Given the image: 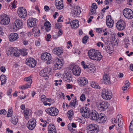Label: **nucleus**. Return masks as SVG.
<instances>
[{"label":"nucleus","mask_w":133,"mask_h":133,"mask_svg":"<svg viewBox=\"0 0 133 133\" xmlns=\"http://www.w3.org/2000/svg\"><path fill=\"white\" fill-rule=\"evenodd\" d=\"M123 14L124 17L130 19L133 18V12L130 9H125L123 11Z\"/></svg>","instance_id":"nucleus-7"},{"label":"nucleus","mask_w":133,"mask_h":133,"mask_svg":"<svg viewBox=\"0 0 133 133\" xmlns=\"http://www.w3.org/2000/svg\"><path fill=\"white\" fill-rule=\"evenodd\" d=\"M55 5L56 8L59 10L62 9L64 7L63 2L62 0L59 1H55Z\"/></svg>","instance_id":"nucleus-21"},{"label":"nucleus","mask_w":133,"mask_h":133,"mask_svg":"<svg viewBox=\"0 0 133 133\" xmlns=\"http://www.w3.org/2000/svg\"><path fill=\"white\" fill-rule=\"evenodd\" d=\"M105 49L107 52L109 54H111L113 52L112 49L108 46L105 47Z\"/></svg>","instance_id":"nucleus-34"},{"label":"nucleus","mask_w":133,"mask_h":133,"mask_svg":"<svg viewBox=\"0 0 133 133\" xmlns=\"http://www.w3.org/2000/svg\"><path fill=\"white\" fill-rule=\"evenodd\" d=\"M45 111L48 114L52 116H56L58 113L57 109L52 107L46 109Z\"/></svg>","instance_id":"nucleus-5"},{"label":"nucleus","mask_w":133,"mask_h":133,"mask_svg":"<svg viewBox=\"0 0 133 133\" xmlns=\"http://www.w3.org/2000/svg\"><path fill=\"white\" fill-rule=\"evenodd\" d=\"M56 60L54 66V69L55 70L60 69L63 65L62 62L60 60L57 59Z\"/></svg>","instance_id":"nucleus-19"},{"label":"nucleus","mask_w":133,"mask_h":133,"mask_svg":"<svg viewBox=\"0 0 133 133\" xmlns=\"http://www.w3.org/2000/svg\"><path fill=\"white\" fill-rule=\"evenodd\" d=\"M78 81L79 84L82 86H84L87 84L88 83V80L84 77H81L78 78Z\"/></svg>","instance_id":"nucleus-27"},{"label":"nucleus","mask_w":133,"mask_h":133,"mask_svg":"<svg viewBox=\"0 0 133 133\" xmlns=\"http://www.w3.org/2000/svg\"><path fill=\"white\" fill-rule=\"evenodd\" d=\"M36 21L37 20L35 18H30L27 21V25L29 27L35 26L36 25Z\"/></svg>","instance_id":"nucleus-17"},{"label":"nucleus","mask_w":133,"mask_h":133,"mask_svg":"<svg viewBox=\"0 0 133 133\" xmlns=\"http://www.w3.org/2000/svg\"><path fill=\"white\" fill-rule=\"evenodd\" d=\"M19 50L21 52V54L23 56H25L28 54V52L25 50L24 49H20Z\"/></svg>","instance_id":"nucleus-38"},{"label":"nucleus","mask_w":133,"mask_h":133,"mask_svg":"<svg viewBox=\"0 0 133 133\" xmlns=\"http://www.w3.org/2000/svg\"><path fill=\"white\" fill-rule=\"evenodd\" d=\"M24 80L25 81L28 82L27 83L29 84V85H31L32 83V80L31 79L30 76L25 78L24 79Z\"/></svg>","instance_id":"nucleus-37"},{"label":"nucleus","mask_w":133,"mask_h":133,"mask_svg":"<svg viewBox=\"0 0 133 133\" xmlns=\"http://www.w3.org/2000/svg\"><path fill=\"white\" fill-rule=\"evenodd\" d=\"M36 125V121L34 119H31L28 121L27 124V126L30 130H32Z\"/></svg>","instance_id":"nucleus-13"},{"label":"nucleus","mask_w":133,"mask_h":133,"mask_svg":"<svg viewBox=\"0 0 133 133\" xmlns=\"http://www.w3.org/2000/svg\"><path fill=\"white\" fill-rule=\"evenodd\" d=\"M95 11H96V10H95V11L94 12L93 9L92 8L90 10V11H91L90 12H89V14H90V15H93L94 14H95V13L96 12Z\"/></svg>","instance_id":"nucleus-54"},{"label":"nucleus","mask_w":133,"mask_h":133,"mask_svg":"<svg viewBox=\"0 0 133 133\" xmlns=\"http://www.w3.org/2000/svg\"><path fill=\"white\" fill-rule=\"evenodd\" d=\"M51 37V36L50 34H47L46 35V38L45 39L47 41H49L50 40V39Z\"/></svg>","instance_id":"nucleus-46"},{"label":"nucleus","mask_w":133,"mask_h":133,"mask_svg":"<svg viewBox=\"0 0 133 133\" xmlns=\"http://www.w3.org/2000/svg\"><path fill=\"white\" fill-rule=\"evenodd\" d=\"M9 22V18L7 15L4 14L0 16V23L2 25H7Z\"/></svg>","instance_id":"nucleus-6"},{"label":"nucleus","mask_w":133,"mask_h":133,"mask_svg":"<svg viewBox=\"0 0 133 133\" xmlns=\"http://www.w3.org/2000/svg\"><path fill=\"white\" fill-rule=\"evenodd\" d=\"M0 78L1 82V85L5 84L6 80L5 76L4 75H2L1 76Z\"/></svg>","instance_id":"nucleus-29"},{"label":"nucleus","mask_w":133,"mask_h":133,"mask_svg":"<svg viewBox=\"0 0 133 133\" xmlns=\"http://www.w3.org/2000/svg\"><path fill=\"white\" fill-rule=\"evenodd\" d=\"M130 85L129 82L128 80H126L125 81V86H123L122 88L123 91H125L127 89V88L129 87Z\"/></svg>","instance_id":"nucleus-32"},{"label":"nucleus","mask_w":133,"mask_h":133,"mask_svg":"<svg viewBox=\"0 0 133 133\" xmlns=\"http://www.w3.org/2000/svg\"><path fill=\"white\" fill-rule=\"evenodd\" d=\"M72 70L73 74L75 76H78L80 75L81 70L78 66L77 65L74 66Z\"/></svg>","instance_id":"nucleus-18"},{"label":"nucleus","mask_w":133,"mask_h":133,"mask_svg":"<svg viewBox=\"0 0 133 133\" xmlns=\"http://www.w3.org/2000/svg\"><path fill=\"white\" fill-rule=\"evenodd\" d=\"M18 121V120L17 117L14 116H12L11 117V122L15 124H16Z\"/></svg>","instance_id":"nucleus-35"},{"label":"nucleus","mask_w":133,"mask_h":133,"mask_svg":"<svg viewBox=\"0 0 133 133\" xmlns=\"http://www.w3.org/2000/svg\"><path fill=\"white\" fill-rule=\"evenodd\" d=\"M0 70L1 72H5L6 69L5 67L3 66H1L0 68Z\"/></svg>","instance_id":"nucleus-55"},{"label":"nucleus","mask_w":133,"mask_h":133,"mask_svg":"<svg viewBox=\"0 0 133 133\" xmlns=\"http://www.w3.org/2000/svg\"><path fill=\"white\" fill-rule=\"evenodd\" d=\"M101 96L104 99L109 100L111 98L112 94L110 91L106 89H104L102 91Z\"/></svg>","instance_id":"nucleus-3"},{"label":"nucleus","mask_w":133,"mask_h":133,"mask_svg":"<svg viewBox=\"0 0 133 133\" xmlns=\"http://www.w3.org/2000/svg\"><path fill=\"white\" fill-rule=\"evenodd\" d=\"M89 37L87 36H84L82 39L83 43H86Z\"/></svg>","instance_id":"nucleus-41"},{"label":"nucleus","mask_w":133,"mask_h":133,"mask_svg":"<svg viewBox=\"0 0 133 133\" xmlns=\"http://www.w3.org/2000/svg\"><path fill=\"white\" fill-rule=\"evenodd\" d=\"M107 118L106 117L105 115L104 114H100L98 117V121L99 123H103L107 120Z\"/></svg>","instance_id":"nucleus-26"},{"label":"nucleus","mask_w":133,"mask_h":133,"mask_svg":"<svg viewBox=\"0 0 133 133\" xmlns=\"http://www.w3.org/2000/svg\"><path fill=\"white\" fill-rule=\"evenodd\" d=\"M12 109L10 108L8 111V114L7 115V117H10L12 116Z\"/></svg>","instance_id":"nucleus-40"},{"label":"nucleus","mask_w":133,"mask_h":133,"mask_svg":"<svg viewBox=\"0 0 133 133\" xmlns=\"http://www.w3.org/2000/svg\"><path fill=\"white\" fill-rule=\"evenodd\" d=\"M91 87L95 88L100 89L101 87L99 86L98 84L92 81L91 83Z\"/></svg>","instance_id":"nucleus-30"},{"label":"nucleus","mask_w":133,"mask_h":133,"mask_svg":"<svg viewBox=\"0 0 133 133\" xmlns=\"http://www.w3.org/2000/svg\"><path fill=\"white\" fill-rule=\"evenodd\" d=\"M116 26L118 30H122L125 28V24L123 20L121 19L117 22Z\"/></svg>","instance_id":"nucleus-11"},{"label":"nucleus","mask_w":133,"mask_h":133,"mask_svg":"<svg viewBox=\"0 0 133 133\" xmlns=\"http://www.w3.org/2000/svg\"><path fill=\"white\" fill-rule=\"evenodd\" d=\"M111 122L112 123H114L117 122L116 119L115 118H112L111 119Z\"/></svg>","instance_id":"nucleus-61"},{"label":"nucleus","mask_w":133,"mask_h":133,"mask_svg":"<svg viewBox=\"0 0 133 133\" xmlns=\"http://www.w3.org/2000/svg\"><path fill=\"white\" fill-rule=\"evenodd\" d=\"M63 32L62 31L61 29H59L58 32V36H59L62 34Z\"/></svg>","instance_id":"nucleus-57"},{"label":"nucleus","mask_w":133,"mask_h":133,"mask_svg":"<svg viewBox=\"0 0 133 133\" xmlns=\"http://www.w3.org/2000/svg\"><path fill=\"white\" fill-rule=\"evenodd\" d=\"M48 130L49 131L56 130V128L53 124H50L48 125Z\"/></svg>","instance_id":"nucleus-31"},{"label":"nucleus","mask_w":133,"mask_h":133,"mask_svg":"<svg viewBox=\"0 0 133 133\" xmlns=\"http://www.w3.org/2000/svg\"><path fill=\"white\" fill-rule=\"evenodd\" d=\"M96 31L98 33H100L102 31V29L101 28H96Z\"/></svg>","instance_id":"nucleus-63"},{"label":"nucleus","mask_w":133,"mask_h":133,"mask_svg":"<svg viewBox=\"0 0 133 133\" xmlns=\"http://www.w3.org/2000/svg\"><path fill=\"white\" fill-rule=\"evenodd\" d=\"M121 115H118L117 116V121L116 122H117L118 123H119L121 122V121H119L120 119H121Z\"/></svg>","instance_id":"nucleus-48"},{"label":"nucleus","mask_w":133,"mask_h":133,"mask_svg":"<svg viewBox=\"0 0 133 133\" xmlns=\"http://www.w3.org/2000/svg\"><path fill=\"white\" fill-rule=\"evenodd\" d=\"M9 38L10 41L11 42L15 41L18 38V35L17 33H12L9 36Z\"/></svg>","instance_id":"nucleus-25"},{"label":"nucleus","mask_w":133,"mask_h":133,"mask_svg":"<svg viewBox=\"0 0 133 133\" xmlns=\"http://www.w3.org/2000/svg\"><path fill=\"white\" fill-rule=\"evenodd\" d=\"M84 116L86 117L87 118L89 117L90 116L91 114V112L89 109L87 108L84 107Z\"/></svg>","instance_id":"nucleus-28"},{"label":"nucleus","mask_w":133,"mask_h":133,"mask_svg":"<svg viewBox=\"0 0 133 133\" xmlns=\"http://www.w3.org/2000/svg\"><path fill=\"white\" fill-rule=\"evenodd\" d=\"M62 27L61 24L58 23H56L55 24V28L56 29H59Z\"/></svg>","instance_id":"nucleus-47"},{"label":"nucleus","mask_w":133,"mask_h":133,"mask_svg":"<svg viewBox=\"0 0 133 133\" xmlns=\"http://www.w3.org/2000/svg\"><path fill=\"white\" fill-rule=\"evenodd\" d=\"M80 100L83 101H84L85 99V95L84 94H82L80 97Z\"/></svg>","instance_id":"nucleus-45"},{"label":"nucleus","mask_w":133,"mask_h":133,"mask_svg":"<svg viewBox=\"0 0 133 133\" xmlns=\"http://www.w3.org/2000/svg\"><path fill=\"white\" fill-rule=\"evenodd\" d=\"M51 72L50 70H48V68H46L40 71L39 74L42 77H48L51 75Z\"/></svg>","instance_id":"nucleus-12"},{"label":"nucleus","mask_w":133,"mask_h":133,"mask_svg":"<svg viewBox=\"0 0 133 133\" xmlns=\"http://www.w3.org/2000/svg\"><path fill=\"white\" fill-rule=\"evenodd\" d=\"M6 111L5 109L0 110V114L5 115L6 113Z\"/></svg>","instance_id":"nucleus-49"},{"label":"nucleus","mask_w":133,"mask_h":133,"mask_svg":"<svg viewBox=\"0 0 133 133\" xmlns=\"http://www.w3.org/2000/svg\"><path fill=\"white\" fill-rule=\"evenodd\" d=\"M109 8L108 6H107L105 8H104L103 9H102L101 10V11H103V12L104 13L105 12V10L108 9Z\"/></svg>","instance_id":"nucleus-60"},{"label":"nucleus","mask_w":133,"mask_h":133,"mask_svg":"<svg viewBox=\"0 0 133 133\" xmlns=\"http://www.w3.org/2000/svg\"><path fill=\"white\" fill-rule=\"evenodd\" d=\"M41 101L43 102L45 101H44L46 99L45 96L44 95H42L41 97Z\"/></svg>","instance_id":"nucleus-52"},{"label":"nucleus","mask_w":133,"mask_h":133,"mask_svg":"<svg viewBox=\"0 0 133 133\" xmlns=\"http://www.w3.org/2000/svg\"><path fill=\"white\" fill-rule=\"evenodd\" d=\"M108 105L106 101L100 102L98 103V108L101 111H105L108 108Z\"/></svg>","instance_id":"nucleus-9"},{"label":"nucleus","mask_w":133,"mask_h":133,"mask_svg":"<svg viewBox=\"0 0 133 133\" xmlns=\"http://www.w3.org/2000/svg\"><path fill=\"white\" fill-rule=\"evenodd\" d=\"M41 33L39 29H38V31L36 32L35 33L34 36L35 37H36L37 36H39L40 35Z\"/></svg>","instance_id":"nucleus-44"},{"label":"nucleus","mask_w":133,"mask_h":133,"mask_svg":"<svg viewBox=\"0 0 133 133\" xmlns=\"http://www.w3.org/2000/svg\"><path fill=\"white\" fill-rule=\"evenodd\" d=\"M92 8H93L94 10H96L97 8V5L95 3H93L92 4L91 6Z\"/></svg>","instance_id":"nucleus-53"},{"label":"nucleus","mask_w":133,"mask_h":133,"mask_svg":"<svg viewBox=\"0 0 133 133\" xmlns=\"http://www.w3.org/2000/svg\"><path fill=\"white\" fill-rule=\"evenodd\" d=\"M92 32V31L91 30L89 31V34L90 35V36L92 37L94 35V34H93Z\"/></svg>","instance_id":"nucleus-62"},{"label":"nucleus","mask_w":133,"mask_h":133,"mask_svg":"<svg viewBox=\"0 0 133 133\" xmlns=\"http://www.w3.org/2000/svg\"><path fill=\"white\" fill-rule=\"evenodd\" d=\"M71 27L72 29H77L79 26V21L77 20H72L70 23Z\"/></svg>","instance_id":"nucleus-22"},{"label":"nucleus","mask_w":133,"mask_h":133,"mask_svg":"<svg viewBox=\"0 0 133 133\" xmlns=\"http://www.w3.org/2000/svg\"><path fill=\"white\" fill-rule=\"evenodd\" d=\"M18 49L17 48L10 47L6 51V53L8 56L10 54H13L14 56L17 57H18L20 55V54L19 52H17Z\"/></svg>","instance_id":"nucleus-4"},{"label":"nucleus","mask_w":133,"mask_h":133,"mask_svg":"<svg viewBox=\"0 0 133 133\" xmlns=\"http://www.w3.org/2000/svg\"><path fill=\"white\" fill-rule=\"evenodd\" d=\"M44 25L45 27H51V24L50 22H46L45 23Z\"/></svg>","instance_id":"nucleus-51"},{"label":"nucleus","mask_w":133,"mask_h":133,"mask_svg":"<svg viewBox=\"0 0 133 133\" xmlns=\"http://www.w3.org/2000/svg\"><path fill=\"white\" fill-rule=\"evenodd\" d=\"M62 81L61 79H60L59 81L55 80V85L56 86H57L58 84L59 85H61V84Z\"/></svg>","instance_id":"nucleus-43"},{"label":"nucleus","mask_w":133,"mask_h":133,"mask_svg":"<svg viewBox=\"0 0 133 133\" xmlns=\"http://www.w3.org/2000/svg\"><path fill=\"white\" fill-rule=\"evenodd\" d=\"M76 102V98L73 99L70 103L69 104L71 106H73L75 107Z\"/></svg>","instance_id":"nucleus-36"},{"label":"nucleus","mask_w":133,"mask_h":133,"mask_svg":"<svg viewBox=\"0 0 133 133\" xmlns=\"http://www.w3.org/2000/svg\"><path fill=\"white\" fill-rule=\"evenodd\" d=\"M26 63L27 65L31 68L35 67L36 64L35 60L31 58L26 59Z\"/></svg>","instance_id":"nucleus-15"},{"label":"nucleus","mask_w":133,"mask_h":133,"mask_svg":"<svg viewBox=\"0 0 133 133\" xmlns=\"http://www.w3.org/2000/svg\"><path fill=\"white\" fill-rule=\"evenodd\" d=\"M15 26L14 29L17 30L22 28L23 23L22 20L18 19L15 21Z\"/></svg>","instance_id":"nucleus-14"},{"label":"nucleus","mask_w":133,"mask_h":133,"mask_svg":"<svg viewBox=\"0 0 133 133\" xmlns=\"http://www.w3.org/2000/svg\"><path fill=\"white\" fill-rule=\"evenodd\" d=\"M114 21L112 20L111 16L108 15L106 17V23L107 26L109 28L112 27L113 25Z\"/></svg>","instance_id":"nucleus-16"},{"label":"nucleus","mask_w":133,"mask_h":133,"mask_svg":"<svg viewBox=\"0 0 133 133\" xmlns=\"http://www.w3.org/2000/svg\"><path fill=\"white\" fill-rule=\"evenodd\" d=\"M34 26V27L32 29V31L33 32L36 31L38 29L37 28V26Z\"/></svg>","instance_id":"nucleus-58"},{"label":"nucleus","mask_w":133,"mask_h":133,"mask_svg":"<svg viewBox=\"0 0 133 133\" xmlns=\"http://www.w3.org/2000/svg\"><path fill=\"white\" fill-rule=\"evenodd\" d=\"M99 115L95 110H93L91 111V114L89 117H90L92 120H97Z\"/></svg>","instance_id":"nucleus-20"},{"label":"nucleus","mask_w":133,"mask_h":133,"mask_svg":"<svg viewBox=\"0 0 133 133\" xmlns=\"http://www.w3.org/2000/svg\"><path fill=\"white\" fill-rule=\"evenodd\" d=\"M17 12L19 17L21 18H25L26 16V10L23 7L19 8Z\"/></svg>","instance_id":"nucleus-10"},{"label":"nucleus","mask_w":133,"mask_h":133,"mask_svg":"<svg viewBox=\"0 0 133 133\" xmlns=\"http://www.w3.org/2000/svg\"><path fill=\"white\" fill-rule=\"evenodd\" d=\"M41 58L44 61H47L46 63L49 64L50 63L49 61L51 60V56L49 53L45 52L42 54Z\"/></svg>","instance_id":"nucleus-8"},{"label":"nucleus","mask_w":133,"mask_h":133,"mask_svg":"<svg viewBox=\"0 0 133 133\" xmlns=\"http://www.w3.org/2000/svg\"><path fill=\"white\" fill-rule=\"evenodd\" d=\"M12 91V89H9L8 91L7 92V95H8L10 96V97L11 96V92Z\"/></svg>","instance_id":"nucleus-56"},{"label":"nucleus","mask_w":133,"mask_h":133,"mask_svg":"<svg viewBox=\"0 0 133 133\" xmlns=\"http://www.w3.org/2000/svg\"><path fill=\"white\" fill-rule=\"evenodd\" d=\"M88 131L90 133H97L99 131V128L98 125L94 124H89L87 127Z\"/></svg>","instance_id":"nucleus-2"},{"label":"nucleus","mask_w":133,"mask_h":133,"mask_svg":"<svg viewBox=\"0 0 133 133\" xmlns=\"http://www.w3.org/2000/svg\"><path fill=\"white\" fill-rule=\"evenodd\" d=\"M52 52L55 54L59 55L63 53V49L60 47L55 48L52 50Z\"/></svg>","instance_id":"nucleus-23"},{"label":"nucleus","mask_w":133,"mask_h":133,"mask_svg":"<svg viewBox=\"0 0 133 133\" xmlns=\"http://www.w3.org/2000/svg\"><path fill=\"white\" fill-rule=\"evenodd\" d=\"M110 79L108 75L105 74L103 76V79H101V81L102 82L103 81L105 84H109L111 83Z\"/></svg>","instance_id":"nucleus-24"},{"label":"nucleus","mask_w":133,"mask_h":133,"mask_svg":"<svg viewBox=\"0 0 133 133\" xmlns=\"http://www.w3.org/2000/svg\"><path fill=\"white\" fill-rule=\"evenodd\" d=\"M25 118H27L29 114V110L28 109H26L25 110L24 112Z\"/></svg>","instance_id":"nucleus-42"},{"label":"nucleus","mask_w":133,"mask_h":133,"mask_svg":"<svg viewBox=\"0 0 133 133\" xmlns=\"http://www.w3.org/2000/svg\"><path fill=\"white\" fill-rule=\"evenodd\" d=\"M72 12L75 15L77 16L79 15L81 13V11L80 9H74L72 11Z\"/></svg>","instance_id":"nucleus-33"},{"label":"nucleus","mask_w":133,"mask_h":133,"mask_svg":"<svg viewBox=\"0 0 133 133\" xmlns=\"http://www.w3.org/2000/svg\"><path fill=\"white\" fill-rule=\"evenodd\" d=\"M70 125L71 124H69L68 125V129L70 131H71V130H73V129H72V128L71 127V126H70Z\"/></svg>","instance_id":"nucleus-59"},{"label":"nucleus","mask_w":133,"mask_h":133,"mask_svg":"<svg viewBox=\"0 0 133 133\" xmlns=\"http://www.w3.org/2000/svg\"><path fill=\"white\" fill-rule=\"evenodd\" d=\"M88 54L90 58L94 60L100 61L102 57L101 53L98 50L94 49H91L89 50Z\"/></svg>","instance_id":"nucleus-1"},{"label":"nucleus","mask_w":133,"mask_h":133,"mask_svg":"<svg viewBox=\"0 0 133 133\" xmlns=\"http://www.w3.org/2000/svg\"><path fill=\"white\" fill-rule=\"evenodd\" d=\"M44 9L46 11H47L49 10V8L47 6H45L44 7Z\"/></svg>","instance_id":"nucleus-64"},{"label":"nucleus","mask_w":133,"mask_h":133,"mask_svg":"<svg viewBox=\"0 0 133 133\" xmlns=\"http://www.w3.org/2000/svg\"><path fill=\"white\" fill-rule=\"evenodd\" d=\"M29 84L27 83L26 84L22 86L21 87H19V88L20 89H25L28 88L31 85H29Z\"/></svg>","instance_id":"nucleus-39"},{"label":"nucleus","mask_w":133,"mask_h":133,"mask_svg":"<svg viewBox=\"0 0 133 133\" xmlns=\"http://www.w3.org/2000/svg\"><path fill=\"white\" fill-rule=\"evenodd\" d=\"M68 117H71L73 114V112L71 110L69 111L68 112Z\"/></svg>","instance_id":"nucleus-50"}]
</instances>
